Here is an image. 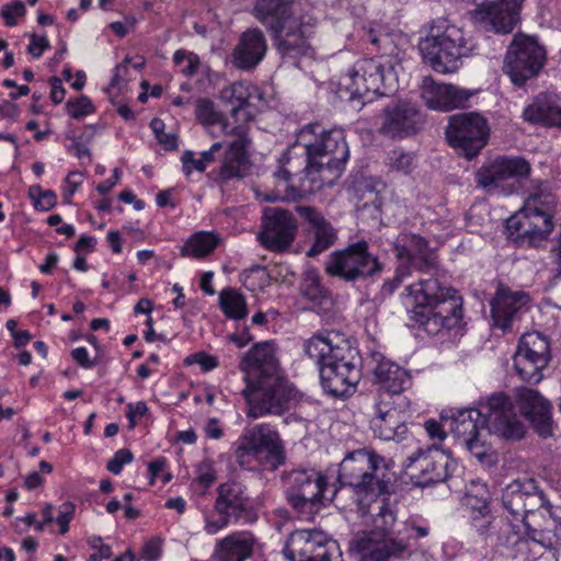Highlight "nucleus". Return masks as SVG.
Returning a JSON list of instances; mask_svg holds the SVG:
<instances>
[{
  "instance_id": "obj_1",
  "label": "nucleus",
  "mask_w": 561,
  "mask_h": 561,
  "mask_svg": "<svg viewBox=\"0 0 561 561\" xmlns=\"http://www.w3.org/2000/svg\"><path fill=\"white\" fill-rule=\"evenodd\" d=\"M240 368L245 374L247 387L242 393L249 405V417L280 415L298 399L296 388L280 375L273 343L255 344L243 356Z\"/></svg>"
},
{
  "instance_id": "obj_2",
  "label": "nucleus",
  "mask_w": 561,
  "mask_h": 561,
  "mask_svg": "<svg viewBox=\"0 0 561 561\" xmlns=\"http://www.w3.org/2000/svg\"><path fill=\"white\" fill-rule=\"evenodd\" d=\"M513 404L503 392L491 394L479 408L459 410L453 415L450 431L480 461L490 455L486 438L495 434L505 439H520L525 425L512 414Z\"/></svg>"
},
{
  "instance_id": "obj_3",
  "label": "nucleus",
  "mask_w": 561,
  "mask_h": 561,
  "mask_svg": "<svg viewBox=\"0 0 561 561\" xmlns=\"http://www.w3.org/2000/svg\"><path fill=\"white\" fill-rule=\"evenodd\" d=\"M253 15L272 33L283 57L296 58L309 51L308 38L314 33L318 21L302 13L293 0H256Z\"/></svg>"
},
{
  "instance_id": "obj_4",
  "label": "nucleus",
  "mask_w": 561,
  "mask_h": 561,
  "mask_svg": "<svg viewBox=\"0 0 561 561\" xmlns=\"http://www.w3.org/2000/svg\"><path fill=\"white\" fill-rule=\"evenodd\" d=\"M297 146H301L307 156L305 172L312 183L309 190L332 185L350 156L343 131H325L320 124L305 126L297 135Z\"/></svg>"
},
{
  "instance_id": "obj_5",
  "label": "nucleus",
  "mask_w": 561,
  "mask_h": 561,
  "mask_svg": "<svg viewBox=\"0 0 561 561\" xmlns=\"http://www.w3.org/2000/svg\"><path fill=\"white\" fill-rule=\"evenodd\" d=\"M391 480L385 459L371 449L351 451L340 463L339 481L352 489L364 514L365 502L388 493Z\"/></svg>"
},
{
  "instance_id": "obj_6",
  "label": "nucleus",
  "mask_w": 561,
  "mask_h": 561,
  "mask_svg": "<svg viewBox=\"0 0 561 561\" xmlns=\"http://www.w3.org/2000/svg\"><path fill=\"white\" fill-rule=\"evenodd\" d=\"M423 60L439 73L456 72L462 58L472 50V44L463 30L447 19L439 18L432 22L430 32L420 44Z\"/></svg>"
},
{
  "instance_id": "obj_7",
  "label": "nucleus",
  "mask_w": 561,
  "mask_h": 561,
  "mask_svg": "<svg viewBox=\"0 0 561 561\" xmlns=\"http://www.w3.org/2000/svg\"><path fill=\"white\" fill-rule=\"evenodd\" d=\"M233 447L236 462L249 471L275 470L284 463L279 434L266 423L245 428Z\"/></svg>"
},
{
  "instance_id": "obj_8",
  "label": "nucleus",
  "mask_w": 561,
  "mask_h": 561,
  "mask_svg": "<svg viewBox=\"0 0 561 561\" xmlns=\"http://www.w3.org/2000/svg\"><path fill=\"white\" fill-rule=\"evenodd\" d=\"M554 206V196L538 187L525 201L523 208L507 219V230L518 239L528 238L529 242L546 239L553 229Z\"/></svg>"
},
{
  "instance_id": "obj_9",
  "label": "nucleus",
  "mask_w": 561,
  "mask_h": 561,
  "mask_svg": "<svg viewBox=\"0 0 561 561\" xmlns=\"http://www.w3.org/2000/svg\"><path fill=\"white\" fill-rule=\"evenodd\" d=\"M392 91L393 85L388 82L383 66L375 58L358 60L339 83L340 98L363 99L364 103L371 102L375 95H387Z\"/></svg>"
},
{
  "instance_id": "obj_10",
  "label": "nucleus",
  "mask_w": 561,
  "mask_h": 561,
  "mask_svg": "<svg viewBox=\"0 0 561 561\" xmlns=\"http://www.w3.org/2000/svg\"><path fill=\"white\" fill-rule=\"evenodd\" d=\"M546 61V48L537 37L519 33L507 47L503 70L514 85L523 87L540 73Z\"/></svg>"
},
{
  "instance_id": "obj_11",
  "label": "nucleus",
  "mask_w": 561,
  "mask_h": 561,
  "mask_svg": "<svg viewBox=\"0 0 561 561\" xmlns=\"http://www.w3.org/2000/svg\"><path fill=\"white\" fill-rule=\"evenodd\" d=\"M216 493L213 507L217 517L210 513L204 514V531L211 536L248 517L251 513V501L242 483L238 481L220 483Z\"/></svg>"
},
{
  "instance_id": "obj_12",
  "label": "nucleus",
  "mask_w": 561,
  "mask_h": 561,
  "mask_svg": "<svg viewBox=\"0 0 561 561\" xmlns=\"http://www.w3.org/2000/svg\"><path fill=\"white\" fill-rule=\"evenodd\" d=\"M445 134L458 154L472 159L486 146L490 126L479 113H461L449 117Z\"/></svg>"
},
{
  "instance_id": "obj_13",
  "label": "nucleus",
  "mask_w": 561,
  "mask_h": 561,
  "mask_svg": "<svg viewBox=\"0 0 561 561\" xmlns=\"http://www.w3.org/2000/svg\"><path fill=\"white\" fill-rule=\"evenodd\" d=\"M397 257L400 264L393 279L385 287L393 291L407 277L411 275V268L420 272H432L437 267V255L427 241L413 233H400L394 242Z\"/></svg>"
},
{
  "instance_id": "obj_14",
  "label": "nucleus",
  "mask_w": 561,
  "mask_h": 561,
  "mask_svg": "<svg viewBox=\"0 0 561 561\" xmlns=\"http://www.w3.org/2000/svg\"><path fill=\"white\" fill-rule=\"evenodd\" d=\"M381 270L378 257L368 251V243L363 240L333 252L325 266L328 274L346 282L365 279Z\"/></svg>"
},
{
  "instance_id": "obj_15",
  "label": "nucleus",
  "mask_w": 561,
  "mask_h": 561,
  "mask_svg": "<svg viewBox=\"0 0 561 561\" xmlns=\"http://www.w3.org/2000/svg\"><path fill=\"white\" fill-rule=\"evenodd\" d=\"M286 496L299 513L312 514L320 508L328 486L327 478L314 469H295L284 477Z\"/></svg>"
},
{
  "instance_id": "obj_16",
  "label": "nucleus",
  "mask_w": 561,
  "mask_h": 561,
  "mask_svg": "<svg viewBox=\"0 0 561 561\" xmlns=\"http://www.w3.org/2000/svg\"><path fill=\"white\" fill-rule=\"evenodd\" d=\"M453 459L438 447L419 448L403 463L404 473L419 486L445 481L449 477Z\"/></svg>"
},
{
  "instance_id": "obj_17",
  "label": "nucleus",
  "mask_w": 561,
  "mask_h": 561,
  "mask_svg": "<svg viewBox=\"0 0 561 561\" xmlns=\"http://www.w3.org/2000/svg\"><path fill=\"white\" fill-rule=\"evenodd\" d=\"M369 427L382 440H401L408 426L400 401L390 400L389 394L375 396L368 410Z\"/></svg>"
},
{
  "instance_id": "obj_18",
  "label": "nucleus",
  "mask_w": 561,
  "mask_h": 561,
  "mask_svg": "<svg viewBox=\"0 0 561 561\" xmlns=\"http://www.w3.org/2000/svg\"><path fill=\"white\" fill-rule=\"evenodd\" d=\"M549 362V342L538 332L525 333L514 355V368L526 382L538 383Z\"/></svg>"
},
{
  "instance_id": "obj_19",
  "label": "nucleus",
  "mask_w": 561,
  "mask_h": 561,
  "mask_svg": "<svg viewBox=\"0 0 561 561\" xmlns=\"http://www.w3.org/2000/svg\"><path fill=\"white\" fill-rule=\"evenodd\" d=\"M408 539H387L380 533L358 531L350 541V552L357 561H390L408 550Z\"/></svg>"
},
{
  "instance_id": "obj_20",
  "label": "nucleus",
  "mask_w": 561,
  "mask_h": 561,
  "mask_svg": "<svg viewBox=\"0 0 561 561\" xmlns=\"http://www.w3.org/2000/svg\"><path fill=\"white\" fill-rule=\"evenodd\" d=\"M227 130L229 133V136L226 137L227 150L218 171V180L221 183L243 179L251 169L248 154L251 144L248 125L238 124V127Z\"/></svg>"
},
{
  "instance_id": "obj_21",
  "label": "nucleus",
  "mask_w": 561,
  "mask_h": 561,
  "mask_svg": "<svg viewBox=\"0 0 561 561\" xmlns=\"http://www.w3.org/2000/svg\"><path fill=\"white\" fill-rule=\"evenodd\" d=\"M322 388L334 397H343L350 393L360 380V370L357 365L354 350L344 355L336 356L320 368Z\"/></svg>"
},
{
  "instance_id": "obj_22",
  "label": "nucleus",
  "mask_w": 561,
  "mask_h": 561,
  "mask_svg": "<svg viewBox=\"0 0 561 561\" xmlns=\"http://www.w3.org/2000/svg\"><path fill=\"white\" fill-rule=\"evenodd\" d=\"M531 173L528 160L519 156H499L485 161L476 172L479 187L491 190L499 187L504 181L520 182Z\"/></svg>"
},
{
  "instance_id": "obj_23",
  "label": "nucleus",
  "mask_w": 561,
  "mask_h": 561,
  "mask_svg": "<svg viewBox=\"0 0 561 561\" xmlns=\"http://www.w3.org/2000/svg\"><path fill=\"white\" fill-rule=\"evenodd\" d=\"M416 321L431 334L444 328H458L462 322V298L455 289L446 287L428 312H422Z\"/></svg>"
},
{
  "instance_id": "obj_24",
  "label": "nucleus",
  "mask_w": 561,
  "mask_h": 561,
  "mask_svg": "<svg viewBox=\"0 0 561 561\" xmlns=\"http://www.w3.org/2000/svg\"><path fill=\"white\" fill-rule=\"evenodd\" d=\"M513 408L519 409L522 414L531 423L536 432L543 438L552 435V405L538 390L519 387L515 389ZM512 414L516 417L514 409Z\"/></svg>"
},
{
  "instance_id": "obj_25",
  "label": "nucleus",
  "mask_w": 561,
  "mask_h": 561,
  "mask_svg": "<svg viewBox=\"0 0 561 561\" xmlns=\"http://www.w3.org/2000/svg\"><path fill=\"white\" fill-rule=\"evenodd\" d=\"M263 230L259 233L261 244L270 250H287L297 234V224L293 215L283 209L271 208L263 217Z\"/></svg>"
},
{
  "instance_id": "obj_26",
  "label": "nucleus",
  "mask_w": 561,
  "mask_h": 561,
  "mask_svg": "<svg viewBox=\"0 0 561 561\" xmlns=\"http://www.w3.org/2000/svg\"><path fill=\"white\" fill-rule=\"evenodd\" d=\"M369 366L374 385L378 386L376 396L389 394L390 400L402 401L400 394L411 386L410 374L379 352L371 353Z\"/></svg>"
},
{
  "instance_id": "obj_27",
  "label": "nucleus",
  "mask_w": 561,
  "mask_h": 561,
  "mask_svg": "<svg viewBox=\"0 0 561 561\" xmlns=\"http://www.w3.org/2000/svg\"><path fill=\"white\" fill-rule=\"evenodd\" d=\"M524 0H494L479 5L472 18L484 31L507 34L518 22Z\"/></svg>"
},
{
  "instance_id": "obj_28",
  "label": "nucleus",
  "mask_w": 561,
  "mask_h": 561,
  "mask_svg": "<svg viewBox=\"0 0 561 561\" xmlns=\"http://www.w3.org/2000/svg\"><path fill=\"white\" fill-rule=\"evenodd\" d=\"M473 95L474 91L472 90L454 84L437 83L430 78L423 81L421 92L426 106L440 112L466 107Z\"/></svg>"
},
{
  "instance_id": "obj_29",
  "label": "nucleus",
  "mask_w": 561,
  "mask_h": 561,
  "mask_svg": "<svg viewBox=\"0 0 561 561\" xmlns=\"http://www.w3.org/2000/svg\"><path fill=\"white\" fill-rule=\"evenodd\" d=\"M528 304V294L500 287L491 301L494 325L503 331L512 329L514 323L527 311Z\"/></svg>"
},
{
  "instance_id": "obj_30",
  "label": "nucleus",
  "mask_w": 561,
  "mask_h": 561,
  "mask_svg": "<svg viewBox=\"0 0 561 561\" xmlns=\"http://www.w3.org/2000/svg\"><path fill=\"white\" fill-rule=\"evenodd\" d=\"M266 41L259 28H251L242 33L231 54L232 65L242 70L255 68L266 53Z\"/></svg>"
},
{
  "instance_id": "obj_31",
  "label": "nucleus",
  "mask_w": 561,
  "mask_h": 561,
  "mask_svg": "<svg viewBox=\"0 0 561 561\" xmlns=\"http://www.w3.org/2000/svg\"><path fill=\"white\" fill-rule=\"evenodd\" d=\"M445 288L436 278L420 279L405 286L400 297L405 308L415 313L416 320L422 312H428Z\"/></svg>"
},
{
  "instance_id": "obj_32",
  "label": "nucleus",
  "mask_w": 561,
  "mask_h": 561,
  "mask_svg": "<svg viewBox=\"0 0 561 561\" xmlns=\"http://www.w3.org/2000/svg\"><path fill=\"white\" fill-rule=\"evenodd\" d=\"M255 536L249 530L233 531L216 542L214 561H245L252 557Z\"/></svg>"
},
{
  "instance_id": "obj_33",
  "label": "nucleus",
  "mask_w": 561,
  "mask_h": 561,
  "mask_svg": "<svg viewBox=\"0 0 561 561\" xmlns=\"http://www.w3.org/2000/svg\"><path fill=\"white\" fill-rule=\"evenodd\" d=\"M348 351V342L335 332L313 335L305 343V353L319 365V369Z\"/></svg>"
},
{
  "instance_id": "obj_34",
  "label": "nucleus",
  "mask_w": 561,
  "mask_h": 561,
  "mask_svg": "<svg viewBox=\"0 0 561 561\" xmlns=\"http://www.w3.org/2000/svg\"><path fill=\"white\" fill-rule=\"evenodd\" d=\"M297 213L313 229L314 241L307 251L309 257L321 254L335 243L336 231L320 211L311 206H298Z\"/></svg>"
},
{
  "instance_id": "obj_35",
  "label": "nucleus",
  "mask_w": 561,
  "mask_h": 561,
  "mask_svg": "<svg viewBox=\"0 0 561 561\" xmlns=\"http://www.w3.org/2000/svg\"><path fill=\"white\" fill-rule=\"evenodd\" d=\"M365 510V514L362 510L359 512L363 516L370 514L371 528L369 531L380 533L387 539H405L401 536L400 530H394L397 516L390 503L385 500L378 501V499L366 501Z\"/></svg>"
},
{
  "instance_id": "obj_36",
  "label": "nucleus",
  "mask_w": 561,
  "mask_h": 561,
  "mask_svg": "<svg viewBox=\"0 0 561 561\" xmlns=\"http://www.w3.org/2000/svg\"><path fill=\"white\" fill-rule=\"evenodd\" d=\"M416 115L417 112L414 106L405 102L397 103L392 107L386 108L385 121L380 130L390 137L402 136L414 127Z\"/></svg>"
},
{
  "instance_id": "obj_37",
  "label": "nucleus",
  "mask_w": 561,
  "mask_h": 561,
  "mask_svg": "<svg viewBox=\"0 0 561 561\" xmlns=\"http://www.w3.org/2000/svg\"><path fill=\"white\" fill-rule=\"evenodd\" d=\"M196 118L201 124L208 128L213 137H228L229 133L226 129H233L238 124L231 123L224 115L216 110L215 103L208 99H199L196 102L195 108Z\"/></svg>"
},
{
  "instance_id": "obj_38",
  "label": "nucleus",
  "mask_w": 561,
  "mask_h": 561,
  "mask_svg": "<svg viewBox=\"0 0 561 561\" xmlns=\"http://www.w3.org/2000/svg\"><path fill=\"white\" fill-rule=\"evenodd\" d=\"M291 151L288 150L279 159V170L274 173L276 180L275 188L265 196L267 202H279V201H296L301 196V192L290 184L293 170L286 168V164L291 163L290 158Z\"/></svg>"
},
{
  "instance_id": "obj_39",
  "label": "nucleus",
  "mask_w": 561,
  "mask_h": 561,
  "mask_svg": "<svg viewBox=\"0 0 561 561\" xmlns=\"http://www.w3.org/2000/svg\"><path fill=\"white\" fill-rule=\"evenodd\" d=\"M220 237L213 231H197L188 237L180 250L184 257L202 260L219 245Z\"/></svg>"
},
{
  "instance_id": "obj_40",
  "label": "nucleus",
  "mask_w": 561,
  "mask_h": 561,
  "mask_svg": "<svg viewBox=\"0 0 561 561\" xmlns=\"http://www.w3.org/2000/svg\"><path fill=\"white\" fill-rule=\"evenodd\" d=\"M317 530L299 529L287 539L284 556L291 561H309L314 547L313 540Z\"/></svg>"
},
{
  "instance_id": "obj_41",
  "label": "nucleus",
  "mask_w": 561,
  "mask_h": 561,
  "mask_svg": "<svg viewBox=\"0 0 561 561\" xmlns=\"http://www.w3.org/2000/svg\"><path fill=\"white\" fill-rule=\"evenodd\" d=\"M250 96V84L247 82L238 81L224 89L222 98L232 104L231 116L236 122L242 121L241 124H245L250 118L248 111Z\"/></svg>"
},
{
  "instance_id": "obj_42",
  "label": "nucleus",
  "mask_w": 561,
  "mask_h": 561,
  "mask_svg": "<svg viewBox=\"0 0 561 561\" xmlns=\"http://www.w3.org/2000/svg\"><path fill=\"white\" fill-rule=\"evenodd\" d=\"M219 307L224 314L232 320H241L248 316L245 297L234 288L228 287L220 291Z\"/></svg>"
},
{
  "instance_id": "obj_43",
  "label": "nucleus",
  "mask_w": 561,
  "mask_h": 561,
  "mask_svg": "<svg viewBox=\"0 0 561 561\" xmlns=\"http://www.w3.org/2000/svg\"><path fill=\"white\" fill-rule=\"evenodd\" d=\"M526 479L514 480L505 486L502 493V502L504 507L514 517H524V507L526 496Z\"/></svg>"
},
{
  "instance_id": "obj_44",
  "label": "nucleus",
  "mask_w": 561,
  "mask_h": 561,
  "mask_svg": "<svg viewBox=\"0 0 561 561\" xmlns=\"http://www.w3.org/2000/svg\"><path fill=\"white\" fill-rule=\"evenodd\" d=\"M313 543L309 561H342L339 543L328 538L322 531H316Z\"/></svg>"
},
{
  "instance_id": "obj_45",
  "label": "nucleus",
  "mask_w": 561,
  "mask_h": 561,
  "mask_svg": "<svg viewBox=\"0 0 561 561\" xmlns=\"http://www.w3.org/2000/svg\"><path fill=\"white\" fill-rule=\"evenodd\" d=\"M489 499L490 495L486 485L479 482H472L467 491L466 503L480 516L486 517L490 513Z\"/></svg>"
},
{
  "instance_id": "obj_46",
  "label": "nucleus",
  "mask_w": 561,
  "mask_h": 561,
  "mask_svg": "<svg viewBox=\"0 0 561 561\" xmlns=\"http://www.w3.org/2000/svg\"><path fill=\"white\" fill-rule=\"evenodd\" d=\"M526 496L524 515L528 513H533L538 508L545 507L548 512L551 511V504L546 499L543 493L539 491L536 482L533 479H526Z\"/></svg>"
},
{
  "instance_id": "obj_47",
  "label": "nucleus",
  "mask_w": 561,
  "mask_h": 561,
  "mask_svg": "<svg viewBox=\"0 0 561 561\" xmlns=\"http://www.w3.org/2000/svg\"><path fill=\"white\" fill-rule=\"evenodd\" d=\"M387 164L390 170L403 174L411 173L416 167V160L413 153L402 149H393L388 153Z\"/></svg>"
},
{
  "instance_id": "obj_48",
  "label": "nucleus",
  "mask_w": 561,
  "mask_h": 561,
  "mask_svg": "<svg viewBox=\"0 0 561 561\" xmlns=\"http://www.w3.org/2000/svg\"><path fill=\"white\" fill-rule=\"evenodd\" d=\"M301 293L314 306L325 307L331 302L329 291L322 287L318 278L307 279L301 286Z\"/></svg>"
},
{
  "instance_id": "obj_49",
  "label": "nucleus",
  "mask_w": 561,
  "mask_h": 561,
  "mask_svg": "<svg viewBox=\"0 0 561 561\" xmlns=\"http://www.w3.org/2000/svg\"><path fill=\"white\" fill-rule=\"evenodd\" d=\"M549 100L547 95L537 96L533 103L527 105L522 117L524 121L529 123H541L545 124L547 117Z\"/></svg>"
},
{
  "instance_id": "obj_50",
  "label": "nucleus",
  "mask_w": 561,
  "mask_h": 561,
  "mask_svg": "<svg viewBox=\"0 0 561 561\" xmlns=\"http://www.w3.org/2000/svg\"><path fill=\"white\" fill-rule=\"evenodd\" d=\"M173 62L181 67V72L186 77L196 75L201 65L198 55L185 49H179L174 53Z\"/></svg>"
},
{
  "instance_id": "obj_51",
  "label": "nucleus",
  "mask_w": 561,
  "mask_h": 561,
  "mask_svg": "<svg viewBox=\"0 0 561 561\" xmlns=\"http://www.w3.org/2000/svg\"><path fill=\"white\" fill-rule=\"evenodd\" d=\"M195 472L196 478L194 479V482H196L203 489H208L217 480L215 462L210 458H204L201 460L196 465Z\"/></svg>"
},
{
  "instance_id": "obj_52",
  "label": "nucleus",
  "mask_w": 561,
  "mask_h": 561,
  "mask_svg": "<svg viewBox=\"0 0 561 561\" xmlns=\"http://www.w3.org/2000/svg\"><path fill=\"white\" fill-rule=\"evenodd\" d=\"M67 113L75 119L83 118L94 113L95 107L87 95H80L75 100H69L66 104Z\"/></svg>"
},
{
  "instance_id": "obj_53",
  "label": "nucleus",
  "mask_w": 561,
  "mask_h": 561,
  "mask_svg": "<svg viewBox=\"0 0 561 561\" xmlns=\"http://www.w3.org/2000/svg\"><path fill=\"white\" fill-rule=\"evenodd\" d=\"M267 283L266 270L262 266H254L243 273V284L250 290L263 287Z\"/></svg>"
},
{
  "instance_id": "obj_54",
  "label": "nucleus",
  "mask_w": 561,
  "mask_h": 561,
  "mask_svg": "<svg viewBox=\"0 0 561 561\" xmlns=\"http://www.w3.org/2000/svg\"><path fill=\"white\" fill-rule=\"evenodd\" d=\"M423 426L428 439L432 442L430 447L440 448V444L447 437V432L444 430L443 425L438 421L431 419L425 421Z\"/></svg>"
},
{
  "instance_id": "obj_55",
  "label": "nucleus",
  "mask_w": 561,
  "mask_h": 561,
  "mask_svg": "<svg viewBox=\"0 0 561 561\" xmlns=\"http://www.w3.org/2000/svg\"><path fill=\"white\" fill-rule=\"evenodd\" d=\"M184 363H185V365L197 364L201 366L203 371H210V370L215 369L216 367H218V365H219L217 357H215L210 354H207L205 352H197V353H194V354L187 356L184 359Z\"/></svg>"
},
{
  "instance_id": "obj_56",
  "label": "nucleus",
  "mask_w": 561,
  "mask_h": 561,
  "mask_svg": "<svg viewBox=\"0 0 561 561\" xmlns=\"http://www.w3.org/2000/svg\"><path fill=\"white\" fill-rule=\"evenodd\" d=\"M134 459L133 453L129 449H118L112 459L107 462V470L114 474H119L125 465L130 463Z\"/></svg>"
},
{
  "instance_id": "obj_57",
  "label": "nucleus",
  "mask_w": 561,
  "mask_h": 561,
  "mask_svg": "<svg viewBox=\"0 0 561 561\" xmlns=\"http://www.w3.org/2000/svg\"><path fill=\"white\" fill-rule=\"evenodd\" d=\"M25 14V5L22 1H15L12 4H4L1 10V15L4 19L7 26H14L16 19Z\"/></svg>"
},
{
  "instance_id": "obj_58",
  "label": "nucleus",
  "mask_w": 561,
  "mask_h": 561,
  "mask_svg": "<svg viewBox=\"0 0 561 561\" xmlns=\"http://www.w3.org/2000/svg\"><path fill=\"white\" fill-rule=\"evenodd\" d=\"M182 169L186 176H190L193 171L204 172L206 170L204 162L201 158H195L194 152L185 150L181 157Z\"/></svg>"
},
{
  "instance_id": "obj_59",
  "label": "nucleus",
  "mask_w": 561,
  "mask_h": 561,
  "mask_svg": "<svg viewBox=\"0 0 561 561\" xmlns=\"http://www.w3.org/2000/svg\"><path fill=\"white\" fill-rule=\"evenodd\" d=\"M75 505L71 502H65L59 507V513L56 522L59 524V533L65 535L69 530V524L73 518Z\"/></svg>"
},
{
  "instance_id": "obj_60",
  "label": "nucleus",
  "mask_w": 561,
  "mask_h": 561,
  "mask_svg": "<svg viewBox=\"0 0 561 561\" xmlns=\"http://www.w3.org/2000/svg\"><path fill=\"white\" fill-rule=\"evenodd\" d=\"M147 412H148V407H147L146 402L138 401L135 404L129 403L127 405L126 416L130 423V427H134L136 420L146 415Z\"/></svg>"
},
{
  "instance_id": "obj_61",
  "label": "nucleus",
  "mask_w": 561,
  "mask_h": 561,
  "mask_svg": "<svg viewBox=\"0 0 561 561\" xmlns=\"http://www.w3.org/2000/svg\"><path fill=\"white\" fill-rule=\"evenodd\" d=\"M49 48V43L46 37H38L36 35H31V43L27 47V51L34 57L39 58L42 54Z\"/></svg>"
},
{
  "instance_id": "obj_62",
  "label": "nucleus",
  "mask_w": 561,
  "mask_h": 561,
  "mask_svg": "<svg viewBox=\"0 0 561 561\" xmlns=\"http://www.w3.org/2000/svg\"><path fill=\"white\" fill-rule=\"evenodd\" d=\"M141 554L147 561H157L161 554V546L159 541L154 539L147 541L142 547Z\"/></svg>"
},
{
  "instance_id": "obj_63",
  "label": "nucleus",
  "mask_w": 561,
  "mask_h": 561,
  "mask_svg": "<svg viewBox=\"0 0 561 561\" xmlns=\"http://www.w3.org/2000/svg\"><path fill=\"white\" fill-rule=\"evenodd\" d=\"M545 125L561 127V106L549 101Z\"/></svg>"
},
{
  "instance_id": "obj_64",
  "label": "nucleus",
  "mask_w": 561,
  "mask_h": 561,
  "mask_svg": "<svg viewBox=\"0 0 561 561\" xmlns=\"http://www.w3.org/2000/svg\"><path fill=\"white\" fill-rule=\"evenodd\" d=\"M551 262L553 266L554 277H561V234L551 249Z\"/></svg>"
}]
</instances>
